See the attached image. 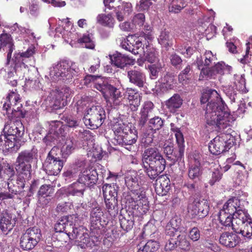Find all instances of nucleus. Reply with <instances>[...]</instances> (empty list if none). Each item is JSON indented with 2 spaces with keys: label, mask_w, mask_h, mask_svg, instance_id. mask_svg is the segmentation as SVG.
Returning <instances> with one entry per match:
<instances>
[{
  "label": "nucleus",
  "mask_w": 252,
  "mask_h": 252,
  "mask_svg": "<svg viewBox=\"0 0 252 252\" xmlns=\"http://www.w3.org/2000/svg\"><path fill=\"white\" fill-rule=\"evenodd\" d=\"M14 169L13 167L9 163H6L4 166V172L8 176L7 185L9 191L17 194L19 193V189L16 187L14 180L16 175V171Z\"/></svg>",
  "instance_id": "obj_22"
},
{
  "label": "nucleus",
  "mask_w": 252,
  "mask_h": 252,
  "mask_svg": "<svg viewBox=\"0 0 252 252\" xmlns=\"http://www.w3.org/2000/svg\"><path fill=\"white\" fill-rule=\"evenodd\" d=\"M240 242V239L236 233L225 232L220 237V242L227 247L233 248Z\"/></svg>",
  "instance_id": "obj_26"
},
{
  "label": "nucleus",
  "mask_w": 252,
  "mask_h": 252,
  "mask_svg": "<svg viewBox=\"0 0 252 252\" xmlns=\"http://www.w3.org/2000/svg\"><path fill=\"white\" fill-rule=\"evenodd\" d=\"M76 245L81 249H86L88 247H91L93 243L90 241V238L88 233H82V235L79 237V239L75 240Z\"/></svg>",
  "instance_id": "obj_47"
},
{
  "label": "nucleus",
  "mask_w": 252,
  "mask_h": 252,
  "mask_svg": "<svg viewBox=\"0 0 252 252\" xmlns=\"http://www.w3.org/2000/svg\"><path fill=\"white\" fill-rule=\"evenodd\" d=\"M110 59L112 64L121 68L130 63V60L127 56L119 52L111 56Z\"/></svg>",
  "instance_id": "obj_30"
},
{
  "label": "nucleus",
  "mask_w": 252,
  "mask_h": 252,
  "mask_svg": "<svg viewBox=\"0 0 252 252\" xmlns=\"http://www.w3.org/2000/svg\"><path fill=\"white\" fill-rule=\"evenodd\" d=\"M170 189V181L166 176L159 177L156 181L155 190L161 196L165 195Z\"/></svg>",
  "instance_id": "obj_23"
},
{
  "label": "nucleus",
  "mask_w": 252,
  "mask_h": 252,
  "mask_svg": "<svg viewBox=\"0 0 252 252\" xmlns=\"http://www.w3.org/2000/svg\"><path fill=\"white\" fill-rule=\"evenodd\" d=\"M198 200H195L188 206L189 215L192 218L198 219Z\"/></svg>",
  "instance_id": "obj_58"
},
{
  "label": "nucleus",
  "mask_w": 252,
  "mask_h": 252,
  "mask_svg": "<svg viewBox=\"0 0 252 252\" xmlns=\"http://www.w3.org/2000/svg\"><path fill=\"white\" fill-rule=\"evenodd\" d=\"M75 148L76 144L74 141L72 139H67L61 150L62 157L64 158H67L72 154Z\"/></svg>",
  "instance_id": "obj_37"
},
{
  "label": "nucleus",
  "mask_w": 252,
  "mask_h": 252,
  "mask_svg": "<svg viewBox=\"0 0 252 252\" xmlns=\"http://www.w3.org/2000/svg\"><path fill=\"white\" fill-rule=\"evenodd\" d=\"M131 198L135 204V208L139 211L140 214L142 215L147 213L149 208V201L144 189H139L134 190Z\"/></svg>",
  "instance_id": "obj_15"
},
{
  "label": "nucleus",
  "mask_w": 252,
  "mask_h": 252,
  "mask_svg": "<svg viewBox=\"0 0 252 252\" xmlns=\"http://www.w3.org/2000/svg\"><path fill=\"white\" fill-rule=\"evenodd\" d=\"M83 233H84L83 228L71 226V225L67 227L66 234L70 239L77 240Z\"/></svg>",
  "instance_id": "obj_43"
},
{
  "label": "nucleus",
  "mask_w": 252,
  "mask_h": 252,
  "mask_svg": "<svg viewBox=\"0 0 252 252\" xmlns=\"http://www.w3.org/2000/svg\"><path fill=\"white\" fill-rule=\"evenodd\" d=\"M243 207L240 204V200L236 197L229 199L223 205L220 210L219 219L222 225H228L230 223V218L236 211Z\"/></svg>",
  "instance_id": "obj_9"
},
{
  "label": "nucleus",
  "mask_w": 252,
  "mask_h": 252,
  "mask_svg": "<svg viewBox=\"0 0 252 252\" xmlns=\"http://www.w3.org/2000/svg\"><path fill=\"white\" fill-rule=\"evenodd\" d=\"M187 5V4L184 0H173L169 7V10L175 13H178Z\"/></svg>",
  "instance_id": "obj_48"
},
{
  "label": "nucleus",
  "mask_w": 252,
  "mask_h": 252,
  "mask_svg": "<svg viewBox=\"0 0 252 252\" xmlns=\"http://www.w3.org/2000/svg\"><path fill=\"white\" fill-rule=\"evenodd\" d=\"M72 207L71 202H63L59 203L56 208V211L58 214H63L67 212Z\"/></svg>",
  "instance_id": "obj_59"
},
{
  "label": "nucleus",
  "mask_w": 252,
  "mask_h": 252,
  "mask_svg": "<svg viewBox=\"0 0 252 252\" xmlns=\"http://www.w3.org/2000/svg\"><path fill=\"white\" fill-rule=\"evenodd\" d=\"M145 21V16L143 13H138L135 14L132 19V23L135 26L141 27L144 25Z\"/></svg>",
  "instance_id": "obj_63"
},
{
  "label": "nucleus",
  "mask_w": 252,
  "mask_h": 252,
  "mask_svg": "<svg viewBox=\"0 0 252 252\" xmlns=\"http://www.w3.org/2000/svg\"><path fill=\"white\" fill-rule=\"evenodd\" d=\"M53 187L51 185H44L41 186L38 191V195L40 196H49L53 193Z\"/></svg>",
  "instance_id": "obj_62"
},
{
  "label": "nucleus",
  "mask_w": 252,
  "mask_h": 252,
  "mask_svg": "<svg viewBox=\"0 0 252 252\" xmlns=\"http://www.w3.org/2000/svg\"><path fill=\"white\" fill-rule=\"evenodd\" d=\"M59 152V149L54 146L49 153L44 162V170L49 175H57L63 167V161L58 157Z\"/></svg>",
  "instance_id": "obj_8"
},
{
  "label": "nucleus",
  "mask_w": 252,
  "mask_h": 252,
  "mask_svg": "<svg viewBox=\"0 0 252 252\" xmlns=\"http://www.w3.org/2000/svg\"><path fill=\"white\" fill-rule=\"evenodd\" d=\"M143 160L149 165L166 166L165 159L156 147L147 148L143 154Z\"/></svg>",
  "instance_id": "obj_12"
},
{
  "label": "nucleus",
  "mask_w": 252,
  "mask_h": 252,
  "mask_svg": "<svg viewBox=\"0 0 252 252\" xmlns=\"http://www.w3.org/2000/svg\"><path fill=\"white\" fill-rule=\"evenodd\" d=\"M118 187L116 184L113 185L105 184L103 186L102 190L105 200V203L107 209H110L114 207L117 202V189Z\"/></svg>",
  "instance_id": "obj_16"
},
{
  "label": "nucleus",
  "mask_w": 252,
  "mask_h": 252,
  "mask_svg": "<svg viewBox=\"0 0 252 252\" xmlns=\"http://www.w3.org/2000/svg\"><path fill=\"white\" fill-rule=\"evenodd\" d=\"M183 104V100L178 94H174L165 102V105L169 111L174 113Z\"/></svg>",
  "instance_id": "obj_35"
},
{
  "label": "nucleus",
  "mask_w": 252,
  "mask_h": 252,
  "mask_svg": "<svg viewBox=\"0 0 252 252\" xmlns=\"http://www.w3.org/2000/svg\"><path fill=\"white\" fill-rule=\"evenodd\" d=\"M148 124L151 129L156 130L159 129L162 126L163 122L160 118L157 116L150 119Z\"/></svg>",
  "instance_id": "obj_56"
},
{
  "label": "nucleus",
  "mask_w": 252,
  "mask_h": 252,
  "mask_svg": "<svg viewBox=\"0 0 252 252\" xmlns=\"http://www.w3.org/2000/svg\"><path fill=\"white\" fill-rule=\"evenodd\" d=\"M130 127L125 124L122 121L119 120L113 124L112 129L115 134V139L117 141L119 137H121L127 131H129Z\"/></svg>",
  "instance_id": "obj_36"
},
{
  "label": "nucleus",
  "mask_w": 252,
  "mask_h": 252,
  "mask_svg": "<svg viewBox=\"0 0 252 252\" xmlns=\"http://www.w3.org/2000/svg\"><path fill=\"white\" fill-rule=\"evenodd\" d=\"M70 225L67 222V218L65 217L62 218L55 225L56 232H64L66 234L67 227Z\"/></svg>",
  "instance_id": "obj_49"
},
{
  "label": "nucleus",
  "mask_w": 252,
  "mask_h": 252,
  "mask_svg": "<svg viewBox=\"0 0 252 252\" xmlns=\"http://www.w3.org/2000/svg\"><path fill=\"white\" fill-rule=\"evenodd\" d=\"M134 38L133 35L128 36L126 39L123 40L121 43V46L122 48L132 53L133 54H139V51H136L133 48L134 43Z\"/></svg>",
  "instance_id": "obj_40"
},
{
  "label": "nucleus",
  "mask_w": 252,
  "mask_h": 252,
  "mask_svg": "<svg viewBox=\"0 0 252 252\" xmlns=\"http://www.w3.org/2000/svg\"><path fill=\"white\" fill-rule=\"evenodd\" d=\"M78 42L84 45L86 48L93 49L95 46L93 39L90 34H84L78 39Z\"/></svg>",
  "instance_id": "obj_54"
},
{
  "label": "nucleus",
  "mask_w": 252,
  "mask_h": 252,
  "mask_svg": "<svg viewBox=\"0 0 252 252\" xmlns=\"http://www.w3.org/2000/svg\"><path fill=\"white\" fill-rule=\"evenodd\" d=\"M171 130L175 134L176 141L179 146V155L175 156V158H172L173 161L181 160L184 153V138L180 128L178 127L173 123L170 124Z\"/></svg>",
  "instance_id": "obj_20"
},
{
  "label": "nucleus",
  "mask_w": 252,
  "mask_h": 252,
  "mask_svg": "<svg viewBox=\"0 0 252 252\" xmlns=\"http://www.w3.org/2000/svg\"><path fill=\"white\" fill-rule=\"evenodd\" d=\"M132 5L130 3L123 2L117 7L116 17L118 20L122 21L125 17L129 15L132 12Z\"/></svg>",
  "instance_id": "obj_34"
},
{
  "label": "nucleus",
  "mask_w": 252,
  "mask_h": 252,
  "mask_svg": "<svg viewBox=\"0 0 252 252\" xmlns=\"http://www.w3.org/2000/svg\"><path fill=\"white\" fill-rule=\"evenodd\" d=\"M3 108L7 112L11 111L21 112L22 104L20 102V95L16 92H10L6 98Z\"/></svg>",
  "instance_id": "obj_17"
},
{
  "label": "nucleus",
  "mask_w": 252,
  "mask_h": 252,
  "mask_svg": "<svg viewBox=\"0 0 252 252\" xmlns=\"http://www.w3.org/2000/svg\"><path fill=\"white\" fill-rule=\"evenodd\" d=\"M231 122H229V124ZM221 133L212 140L209 144V149L210 152L216 155H218L224 152L228 151L233 145L234 138L230 134L231 131L229 127L220 129L216 126H213Z\"/></svg>",
  "instance_id": "obj_4"
},
{
  "label": "nucleus",
  "mask_w": 252,
  "mask_h": 252,
  "mask_svg": "<svg viewBox=\"0 0 252 252\" xmlns=\"http://www.w3.org/2000/svg\"><path fill=\"white\" fill-rule=\"evenodd\" d=\"M232 70L231 66L226 65L224 62H219L211 68L205 67L201 69L200 77L207 79L215 78L217 75H222L224 73H229Z\"/></svg>",
  "instance_id": "obj_13"
},
{
  "label": "nucleus",
  "mask_w": 252,
  "mask_h": 252,
  "mask_svg": "<svg viewBox=\"0 0 252 252\" xmlns=\"http://www.w3.org/2000/svg\"><path fill=\"white\" fill-rule=\"evenodd\" d=\"M210 100L206 109L205 118L208 125L216 126L220 129L227 128L234 121L218 92L211 89L205 90L200 98L201 103Z\"/></svg>",
  "instance_id": "obj_1"
},
{
  "label": "nucleus",
  "mask_w": 252,
  "mask_h": 252,
  "mask_svg": "<svg viewBox=\"0 0 252 252\" xmlns=\"http://www.w3.org/2000/svg\"><path fill=\"white\" fill-rule=\"evenodd\" d=\"M176 222V220H172L166 225L165 232L167 235L173 236L178 231V226L175 225Z\"/></svg>",
  "instance_id": "obj_57"
},
{
  "label": "nucleus",
  "mask_w": 252,
  "mask_h": 252,
  "mask_svg": "<svg viewBox=\"0 0 252 252\" xmlns=\"http://www.w3.org/2000/svg\"><path fill=\"white\" fill-rule=\"evenodd\" d=\"M127 75L131 83L140 88L143 87L146 78L143 73L135 70H130L128 72Z\"/></svg>",
  "instance_id": "obj_29"
},
{
  "label": "nucleus",
  "mask_w": 252,
  "mask_h": 252,
  "mask_svg": "<svg viewBox=\"0 0 252 252\" xmlns=\"http://www.w3.org/2000/svg\"><path fill=\"white\" fill-rule=\"evenodd\" d=\"M220 168L214 169L212 171L211 179L210 180L209 183L211 185H213L216 182L220 181L221 178L222 173L220 171Z\"/></svg>",
  "instance_id": "obj_61"
},
{
  "label": "nucleus",
  "mask_w": 252,
  "mask_h": 252,
  "mask_svg": "<svg viewBox=\"0 0 252 252\" xmlns=\"http://www.w3.org/2000/svg\"><path fill=\"white\" fill-rule=\"evenodd\" d=\"M198 219L206 216L209 212V206L206 201L198 200Z\"/></svg>",
  "instance_id": "obj_53"
},
{
  "label": "nucleus",
  "mask_w": 252,
  "mask_h": 252,
  "mask_svg": "<svg viewBox=\"0 0 252 252\" xmlns=\"http://www.w3.org/2000/svg\"><path fill=\"white\" fill-rule=\"evenodd\" d=\"M125 183L127 187L131 190L138 185L137 173L135 171H129L126 173Z\"/></svg>",
  "instance_id": "obj_42"
},
{
  "label": "nucleus",
  "mask_w": 252,
  "mask_h": 252,
  "mask_svg": "<svg viewBox=\"0 0 252 252\" xmlns=\"http://www.w3.org/2000/svg\"><path fill=\"white\" fill-rule=\"evenodd\" d=\"M251 220L247 212L242 208L240 210L231 216L230 223L228 225H223L225 226L231 227L236 232L238 233L239 230L245 223Z\"/></svg>",
  "instance_id": "obj_14"
},
{
  "label": "nucleus",
  "mask_w": 252,
  "mask_h": 252,
  "mask_svg": "<svg viewBox=\"0 0 252 252\" xmlns=\"http://www.w3.org/2000/svg\"><path fill=\"white\" fill-rule=\"evenodd\" d=\"M103 212L100 207H96L93 208L91 213V220L93 223L96 224L100 222Z\"/></svg>",
  "instance_id": "obj_52"
},
{
  "label": "nucleus",
  "mask_w": 252,
  "mask_h": 252,
  "mask_svg": "<svg viewBox=\"0 0 252 252\" xmlns=\"http://www.w3.org/2000/svg\"><path fill=\"white\" fill-rule=\"evenodd\" d=\"M165 168L164 166H151L146 168V172L148 177L152 180L156 179Z\"/></svg>",
  "instance_id": "obj_44"
},
{
  "label": "nucleus",
  "mask_w": 252,
  "mask_h": 252,
  "mask_svg": "<svg viewBox=\"0 0 252 252\" xmlns=\"http://www.w3.org/2000/svg\"><path fill=\"white\" fill-rule=\"evenodd\" d=\"M144 56L145 60L150 63L156 62L158 60L157 51L156 49L150 44L143 48Z\"/></svg>",
  "instance_id": "obj_38"
},
{
  "label": "nucleus",
  "mask_w": 252,
  "mask_h": 252,
  "mask_svg": "<svg viewBox=\"0 0 252 252\" xmlns=\"http://www.w3.org/2000/svg\"><path fill=\"white\" fill-rule=\"evenodd\" d=\"M119 137L117 140L118 144L122 145H131L135 143L137 140V132L135 129L129 128V131Z\"/></svg>",
  "instance_id": "obj_28"
},
{
  "label": "nucleus",
  "mask_w": 252,
  "mask_h": 252,
  "mask_svg": "<svg viewBox=\"0 0 252 252\" xmlns=\"http://www.w3.org/2000/svg\"><path fill=\"white\" fill-rule=\"evenodd\" d=\"M75 63L71 61L63 60L54 65L50 69V77L53 81L66 80L72 78L78 71Z\"/></svg>",
  "instance_id": "obj_7"
},
{
  "label": "nucleus",
  "mask_w": 252,
  "mask_h": 252,
  "mask_svg": "<svg viewBox=\"0 0 252 252\" xmlns=\"http://www.w3.org/2000/svg\"><path fill=\"white\" fill-rule=\"evenodd\" d=\"M125 97L128 100L130 110L136 111L141 103L142 94L135 89L127 88L125 92Z\"/></svg>",
  "instance_id": "obj_18"
},
{
  "label": "nucleus",
  "mask_w": 252,
  "mask_h": 252,
  "mask_svg": "<svg viewBox=\"0 0 252 252\" xmlns=\"http://www.w3.org/2000/svg\"><path fill=\"white\" fill-rule=\"evenodd\" d=\"M37 150L32 149L31 150H25L21 152L16 159V162L22 164H31L37 159Z\"/></svg>",
  "instance_id": "obj_25"
},
{
  "label": "nucleus",
  "mask_w": 252,
  "mask_h": 252,
  "mask_svg": "<svg viewBox=\"0 0 252 252\" xmlns=\"http://www.w3.org/2000/svg\"><path fill=\"white\" fill-rule=\"evenodd\" d=\"M86 189V187L81 182H79V179L76 182H75L68 187L66 189V193L68 195L77 196H83L84 192Z\"/></svg>",
  "instance_id": "obj_31"
},
{
  "label": "nucleus",
  "mask_w": 252,
  "mask_h": 252,
  "mask_svg": "<svg viewBox=\"0 0 252 252\" xmlns=\"http://www.w3.org/2000/svg\"><path fill=\"white\" fill-rule=\"evenodd\" d=\"M79 182H81L87 187L94 185L98 180V173L96 170L92 168L85 169L79 175Z\"/></svg>",
  "instance_id": "obj_19"
},
{
  "label": "nucleus",
  "mask_w": 252,
  "mask_h": 252,
  "mask_svg": "<svg viewBox=\"0 0 252 252\" xmlns=\"http://www.w3.org/2000/svg\"><path fill=\"white\" fill-rule=\"evenodd\" d=\"M97 22L101 25L113 28L114 25L115 20L111 14H99L96 17Z\"/></svg>",
  "instance_id": "obj_39"
},
{
  "label": "nucleus",
  "mask_w": 252,
  "mask_h": 252,
  "mask_svg": "<svg viewBox=\"0 0 252 252\" xmlns=\"http://www.w3.org/2000/svg\"><path fill=\"white\" fill-rule=\"evenodd\" d=\"M158 43L162 46L167 47L172 44V38L169 32L165 30L162 31L158 38Z\"/></svg>",
  "instance_id": "obj_46"
},
{
  "label": "nucleus",
  "mask_w": 252,
  "mask_h": 252,
  "mask_svg": "<svg viewBox=\"0 0 252 252\" xmlns=\"http://www.w3.org/2000/svg\"><path fill=\"white\" fill-rule=\"evenodd\" d=\"M24 127L20 122L6 125L4 128V134L0 136V150L3 152L19 147V138L24 134Z\"/></svg>",
  "instance_id": "obj_3"
},
{
  "label": "nucleus",
  "mask_w": 252,
  "mask_h": 252,
  "mask_svg": "<svg viewBox=\"0 0 252 252\" xmlns=\"http://www.w3.org/2000/svg\"><path fill=\"white\" fill-rule=\"evenodd\" d=\"M155 109V105L150 100H147L142 104L140 110L139 124L143 126L147 121L149 117L153 114Z\"/></svg>",
  "instance_id": "obj_21"
},
{
  "label": "nucleus",
  "mask_w": 252,
  "mask_h": 252,
  "mask_svg": "<svg viewBox=\"0 0 252 252\" xmlns=\"http://www.w3.org/2000/svg\"><path fill=\"white\" fill-rule=\"evenodd\" d=\"M175 84L174 76L172 74H166L161 79L158 88L161 93H165L172 90Z\"/></svg>",
  "instance_id": "obj_33"
},
{
  "label": "nucleus",
  "mask_w": 252,
  "mask_h": 252,
  "mask_svg": "<svg viewBox=\"0 0 252 252\" xmlns=\"http://www.w3.org/2000/svg\"><path fill=\"white\" fill-rule=\"evenodd\" d=\"M0 41L1 45L3 46H5L6 48L8 49L6 64L8 65L10 63L12 53L14 49L12 38L11 35L9 34L2 33L0 36Z\"/></svg>",
  "instance_id": "obj_32"
},
{
  "label": "nucleus",
  "mask_w": 252,
  "mask_h": 252,
  "mask_svg": "<svg viewBox=\"0 0 252 252\" xmlns=\"http://www.w3.org/2000/svg\"><path fill=\"white\" fill-rule=\"evenodd\" d=\"M71 94L70 89L67 87H64L57 90L55 96L57 102H56V105L59 107L66 105V101L70 97Z\"/></svg>",
  "instance_id": "obj_27"
},
{
  "label": "nucleus",
  "mask_w": 252,
  "mask_h": 252,
  "mask_svg": "<svg viewBox=\"0 0 252 252\" xmlns=\"http://www.w3.org/2000/svg\"><path fill=\"white\" fill-rule=\"evenodd\" d=\"M78 111L84 114L83 121L88 128L94 129L100 126L105 119V112L100 105L90 103L89 98H84L77 102Z\"/></svg>",
  "instance_id": "obj_2"
},
{
  "label": "nucleus",
  "mask_w": 252,
  "mask_h": 252,
  "mask_svg": "<svg viewBox=\"0 0 252 252\" xmlns=\"http://www.w3.org/2000/svg\"><path fill=\"white\" fill-rule=\"evenodd\" d=\"M150 71L151 78L155 79L158 76V72L162 68V65L160 63L151 65L149 66Z\"/></svg>",
  "instance_id": "obj_60"
},
{
  "label": "nucleus",
  "mask_w": 252,
  "mask_h": 252,
  "mask_svg": "<svg viewBox=\"0 0 252 252\" xmlns=\"http://www.w3.org/2000/svg\"><path fill=\"white\" fill-rule=\"evenodd\" d=\"M156 0H141L139 3L137 5L138 9L139 11L148 10L153 5V2Z\"/></svg>",
  "instance_id": "obj_64"
},
{
  "label": "nucleus",
  "mask_w": 252,
  "mask_h": 252,
  "mask_svg": "<svg viewBox=\"0 0 252 252\" xmlns=\"http://www.w3.org/2000/svg\"><path fill=\"white\" fill-rule=\"evenodd\" d=\"M14 169L16 171V187L19 189V193L22 191L25 186L26 182L31 179L32 165L31 164H22L15 161Z\"/></svg>",
  "instance_id": "obj_11"
},
{
  "label": "nucleus",
  "mask_w": 252,
  "mask_h": 252,
  "mask_svg": "<svg viewBox=\"0 0 252 252\" xmlns=\"http://www.w3.org/2000/svg\"><path fill=\"white\" fill-rule=\"evenodd\" d=\"M177 246L181 249L186 252H188L190 249V244L188 240L186 235L183 233L179 234L177 237Z\"/></svg>",
  "instance_id": "obj_45"
},
{
  "label": "nucleus",
  "mask_w": 252,
  "mask_h": 252,
  "mask_svg": "<svg viewBox=\"0 0 252 252\" xmlns=\"http://www.w3.org/2000/svg\"><path fill=\"white\" fill-rule=\"evenodd\" d=\"M159 247V243L154 240H149L144 245L139 246L138 252H154L157 251Z\"/></svg>",
  "instance_id": "obj_41"
},
{
  "label": "nucleus",
  "mask_w": 252,
  "mask_h": 252,
  "mask_svg": "<svg viewBox=\"0 0 252 252\" xmlns=\"http://www.w3.org/2000/svg\"><path fill=\"white\" fill-rule=\"evenodd\" d=\"M199 164L190 166L189 170V177L192 180H197L201 174V171L199 166Z\"/></svg>",
  "instance_id": "obj_55"
},
{
  "label": "nucleus",
  "mask_w": 252,
  "mask_h": 252,
  "mask_svg": "<svg viewBox=\"0 0 252 252\" xmlns=\"http://www.w3.org/2000/svg\"><path fill=\"white\" fill-rule=\"evenodd\" d=\"M15 224L14 219L6 212H2L0 215V229L4 234H7Z\"/></svg>",
  "instance_id": "obj_24"
},
{
  "label": "nucleus",
  "mask_w": 252,
  "mask_h": 252,
  "mask_svg": "<svg viewBox=\"0 0 252 252\" xmlns=\"http://www.w3.org/2000/svg\"><path fill=\"white\" fill-rule=\"evenodd\" d=\"M235 84L237 89L242 93H246L248 92L246 87V81L243 75L236 76Z\"/></svg>",
  "instance_id": "obj_50"
},
{
  "label": "nucleus",
  "mask_w": 252,
  "mask_h": 252,
  "mask_svg": "<svg viewBox=\"0 0 252 252\" xmlns=\"http://www.w3.org/2000/svg\"><path fill=\"white\" fill-rule=\"evenodd\" d=\"M95 88L102 93L106 101L115 108L125 106L124 102L121 100L122 93L118 88L108 84L106 79L98 81Z\"/></svg>",
  "instance_id": "obj_6"
},
{
  "label": "nucleus",
  "mask_w": 252,
  "mask_h": 252,
  "mask_svg": "<svg viewBox=\"0 0 252 252\" xmlns=\"http://www.w3.org/2000/svg\"><path fill=\"white\" fill-rule=\"evenodd\" d=\"M42 237L40 229L36 227H30L21 236L20 247L24 250L33 249L41 240Z\"/></svg>",
  "instance_id": "obj_10"
},
{
  "label": "nucleus",
  "mask_w": 252,
  "mask_h": 252,
  "mask_svg": "<svg viewBox=\"0 0 252 252\" xmlns=\"http://www.w3.org/2000/svg\"><path fill=\"white\" fill-rule=\"evenodd\" d=\"M244 237L248 238H252V221H249L245 223L239 230V232Z\"/></svg>",
  "instance_id": "obj_51"
},
{
  "label": "nucleus",
  "mask_w": 252,
  "mask_h": 252,
  "mask_svg": "<svg viewBox=\"0 0 252 252\" xmlns=\"http://www.w3.org/2000/svg\"><path fill=\"white\" fill-rule=\"evenodd\" d=\"M34 47H30L26 51L22 53H19L14 55V59L10 60V64L8 65V72L13 74L15 72L17 75L20 77L23 76L24 74L28 71V66L26 64L28 63L29 58L34 53Z\"/></svg>",
  "instance_id": "obj_5"
}]
</instances>
